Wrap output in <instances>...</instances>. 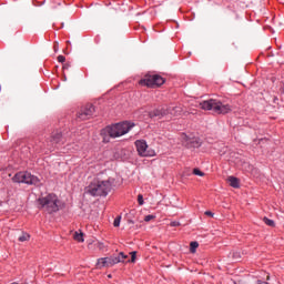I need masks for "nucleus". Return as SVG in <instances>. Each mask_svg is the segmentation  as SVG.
<instances>
[{
  "mask_svg": "<svg viewBox=\"0 0 284 284\" xmlns=\"http://www.w3.org/2000/svg\"><path fill=\"white\" fill-rule=\"evenodd\" d=\"M265 141H267L266 139H261L260 140V143H263V142H265Z\"/></svg>",
  "mask_w": 284,
  "mask_h": 284,
  "instance_id": "obj_32",
  "label": "nucleus"
},
{
  "mask_svg": "<svg viewBox=\"0 0 284 284\" xmlns=\"http://www.w3.org/2000/svg\"><path fill=\"white\" fill-rule=\"evenodd\" d=\"M20 243H26V241H30V235L26 232L22 233V235L18 239Z\"/></svg>",
  "mask_w": 284,
  "mask_h": 284,
  "instance_id": "obj_17",
  "label": "nucleus"
},
{
  "mask_svg": "<svg viewBox=\"0 0 284 284\" xmlns=\"http://www.w3.org/2000/svg\"><path fill=\"white\" fill-rule=\"evenodd\" d=\"M139 83L146 88H161L165 83V79L159 74L145 75Z\"/></svg>",
  "mask_w": 284,
  "mask_h": 284,
  "instance_id": "obj_6",
  "label": "nucleus"
},
{
  "mask_svg": "<svg viewBox=\"0 0 284 284\" xmlns=\"http://www.w3.org/2000/svg\"><path fill=\"white\" fill-rule=\"evenodd\" d=\"M135 148L140 156H155L156 154L154 150L148 149V142H145V140H136Z\"/></svg>",
  "mask_w": 284,
  "mask_h": 284,
  "instance_id": "obj_7",
  "label": "nucleus"
},
{
  "mask_svg": "<svg viewBox=\"0 0 284 284\" xmlns=\"http://www.w3.org/2000/svg\"><path fill=\"white\" fill-rule=\"evenodd\" d=\"M57 50H59V43H54V51L57 52Z\"/></svg>",
  "mask_w": 284,
  "mask_h": 284,
  "instance_id": "obj_29",
  "label": "nucleus"
},
{
  "mask_svg": "<svg viewBox=\"0 0 284 284\" xmlns=\"http://www.w3.org/2000/svg\"><path fill=\"white\" fill-rule=\"evenodd\" d=\"M190 247H191L192 254H194V252H196V247H199V242H191Z\"/></svg>",
  "mask_w": 284,
  "mask_h": 284,
  "instance_id": "obj_19",
  "label": "nucleus"
},
{
  "mask_svg": "<svg viewBox=\"0 0 284 284\" xmlns=\"http://www.w3.org/2000/svg\"><path fill=\"white\" fill-rule=\"evenodd\" d=\"M183 112L181 106H166V116L168 119H172V116H179Z\"/></svg>",
  "mask_w": 284,
  "mask_h": 284,
  "instance_id": "obj_11",
  "label": "nucleus"
},
{
  "mask_svg": "<svg viewBox=\"0 0 284 284\" xmlns=\"http://www.w3.org/2000/svg\"><path fill=\"white\" fill-rule=\"evenodd\" d=\"M59 63H65V58L63 55L58 57Z\"/></svg>",
  "mask_w": 284,
  "mask_h": 284,
  "instance_id": "obj_26",
  "label": "nucleus"
},
{
  "mask_svg": "<svg viewBox=\"0 0 284 284\" xmlns=\"http://www.w3.org/2000/svg\"><path fill=\"white\" fill-rule=\"evenodd\" d=\"M134 261H136V252L135 251L131 252V260L129 261V263H134Z\"/></svg>",
  "mask_w": 284,
  "mask_h": 284,
  "instance_id": "obj_24",
  "label": "nucleus"
},
{
  "mask_svg": "<svg viewBox=\"0 0 284 284\" xmlns=\"http://www.w3.org/2000/svg\"><path fill=\"white\" fill-rule=\"evenodd\" d=\"M98 268L101 270L102 267H108V260L106 257H101L98 260Z\"/></svg>",
  "mask_w": 284,
  "mask_h": 284,
  "instance_id": "obj_15",
  "label": "nucleus"
},
{
  "mask_svg": "<svg viewBox=\"0 0 284 284\" xmlns=\"http://www.w3.org/2000/svg\"><path fill=\"white\" fill-rule=\"evenodd\" d=\"M99 250H103V243H98Z\"/></svg>",
  "mask_w": 284,
  "mask_h": 284,
  "instance_id": "obj_31",
  "label": "nucleus"
},
{
  "mask_svg": "<svg viewBox=\"0 0 284 284\" xmlns=\"http://www.w3.org/2000/svg\"><path fill=\"white\" fill-rule=\"evenodd\" d=\"M266 281H270V275H267Z\"/></svg>",
  "mask_w": 284,
  "mask_h": 284,
  "instance_id": "obj_33",
  "label": "nucleus"
},
{
  "mask_svg": "<svg viewBox=\"0 0 284 284\" xmlns=\"http://www.w3.org/2000/svg\"><path fill=\"white\" fill-rule=\"evenodd\" d=\"M193 174H195V176H205V173H203L201 170L199 169H194L193 170Z\"/></svg>",
  "mask_w": 284,
  "mask_h": 284,
  "instance_id": "obj_20",
  "label": "nucleus"
},
{
  "mask_svg": "<svg viewBox=\"0 0 284 284\" xmlns=\"http://www.w3.org/2000/svg\"><path fill=\"white\" fill-rule=\"evenodd\" d=\"M263 222L265 223V225H268V227H274L275 225L274 220H270L267 217H264Z\"/></svg>",
  "mask_w": 284,
  "mask_h": 284,
  "instance_id": "obj_18",
  "label": "nucleus"
},
{
  "mask_svg": "<svg viewBox=\"0 0 284 284\" xmlns=\"http://www.w3.org/2000/svg\"><path fill=\"white\" fill-rule=\"evenodd\" d=\"M74 241H78V243H83V233L82 232H74L73 234Z\"/></svg>",
  "mask_w": 284,
  "mask_h": 284,
  "instance_id": "obj_16",
  "label": "nucleus"
},
{
  "mask_svg": "<svg viewBox=\"0 0 284 284\" xmlns=\"http://www.w3.org/2000/svg\"><path fill=\"white\" fill-rule=\"evenodd\" d=\"M39 203L45 212L52 214V212H59V207H61V201L57 197L55 194H49L44 197L39 199Z\"/></svg>",
  "mask_w": 284,
  "mask_h": 284,
  "instance_id": "obj_4",
  "label": "nucleus"
},
{
  "mask_svg": "<svg viewBox=\"0 0 284 284\" xmlns=\"http://www.w3.org/2000/svg\"><path fill=\"white\" fill-rule=\"evenodd\" d=\"M179 225H181V223H179V222H171V227H179Z\"/></svg>",
  "mask_w": 284,
  "mask_h": 284,
  "instance_id": "obj_27",
  "label": "nucleus"
},
{
  "mask_svg": "<svg viewBox=\"0 0 284 284\" xmlns=\"http://www.w3.org/2000/svg\"><path fill=\"white\" fill-rule=\"evenodd\" d=\"M114 227H119L121 225V216H118L113 222Z\"/></svg>",
  "mask_w": 284,
  "mask_h": 284,
  "instance_id": "obj_23",
  "label": "nucleus"
},
{
  "mask_svg": "<svg viewBox=\"0 0 284 284\" xmlns=\"http://www.w3.org/2000/svg\"><path fill=\"white\" fill-rule=\"evenodd\" d=\"M112 190V182L110 180L105 181H93L88 187V194L91 196H108V193Z\"/></svg>",
  "mask_w": 284,
  "mask_h": 284,
  "instance_id": "obj_2",
  "label": "nucleus"
},
{
  "mask_svg": "<svg viewBox=\"0 0 284 284\" xmlns=\"http://www.w3.org/2000/svg\"><path fill=\"white\" fill-rule=\"evenodd\" d=\"M183 145L189 149L201 148V139L184 136Z\"/></svg>",
  "mask_w": 284,
  "mask_h": 284,
  "instance_id": "obj_9",
  "label": "nucleus"
},
{
  "mask_svg": "<svg viewBox=\"0 0 284 284\" xmlns=\"http://www.w3.org/2000/svg\"><path fill=\"white\" fill-rule=\"evenodd\" d=\"M200 108L202 110H212L216 114H227L232 112L230 104H223L221 101L214 99L200 102Z\"/></svg>",
  "mask_w": 284,
  "mask_h": 284,
  "instance_id": "obj_3",
  "label": "nucleus"
},
{
  "mask_svg": "<svg viewBox=\"0 0 284 284\" xmlns=\"http://www.w3.org/2000/svg\"><path fill=\"white\" fill-rule=\"evenodd\" d=\"M227 182L231 185V187H239L240 186L239 179L235 178V176H229Z\"/></svg>",
  "mask_w": 284,
  "mask_h": 284,
  "instance_id": "obj_14",
  "label": "nucleus"
},
{
  "mask_svg": "<svg viewBox=\"0 0 284 284\" xmlns=\"http://www.w3.org/2000/svg\"><path fill=\"white\" fill-rule=\"evenodd\" d=\"M132 128H134V124L130 122H122L112 126H108L106 129H103L101 131L103 143H110V138L118 139V136H123V134H128L130 130H132Z\"/></svg>",
  "mask_w": 284,
  "mask_h": 284,
  "instance_id": "obj_1",
  "label": "nucleus"
},
{
  "mask_svg": "<svg viewBox=\"0 0 284 284\" xmlns=\"http://www.w3.org/2000/svg\"><path fill=\"white\" fill-rule=\"evenodd\" d=\"M154 219H156V216H154V215H146V216L144 217V221H145L146 223H150V221H154Z\"/></svg>",
  "mask_w": 284,
  "mask_h": 284,
  "instance_id": "obj_22",
  "label": "nucleus"
},
{
  "mask_svg": "<svg viewBox=\"0 0 284 284\" xmlns=\"http://www.w3.org/2000/svg\"><path fill=\"white\" fill-rule=\"evenodd\" d=\"M138 203H139V205H143V195L142 194H139L138 195Z\"/></svg>",
  "mask_w": 284,
  "mask_h": 284,
  "instance_id": "obj_25",
  "label": "nucleus"
},
{
  "mask_svg": "<svg viewBox=\"0 0 284 284\" xmlns=\"http://www.w3.org/2000/svg\"><path fill=\"white\" fill-rule=\"evenodd\" d=\"M92 114H94V105L87 104L78 112V119L79 121H88V119H92Z\"/></svg>",
  "mask_w": 284,
  "mask_h": 284,
  "instance_id": "obj_8",
  "label": "nucleus"
},
{
  "mask_svg": "<svg viewBox=\"0 0 284 284\" xmlns=\"http://www.w3.org/2000/svg\"><path fill=\"white\" fill-rule=\"evenodd\" d=\"M13 183H26L27 185H39V178L29 172H19L12 178Z\"/></svg>",
  "mask_w": 284,
  "mask_h": 284,
  "instance_id": "obj_5",
  "label": "nucleus"
},
{
  "mask_svg": "<svg viewBox=\"0 0 284 284\" xmlns=\"http://www.w3.org/2000/svg\"><path fill=\"white\" fill-rule=\"evenodd\" d=\"M62 139L63 136L61 135V132L57 131L51 135V143L57 145L58 143H61Z\"/></svg>",
  "mask_w": 284,
  "mask_h": 284,
  "instance_id": "obj_13",
  "label": "nucleus"
},
{
  "mask_svg": "<svg viewBox=\"0 0 284 284\" xmlns=\"http://www.w3.org/2000/svg\"><path fill=\"white\" fill-rule=\"evenodd\" d=\"M150 119H164V116H168V109L161 108L155 109L149 113Z\"/></svg>",
  "mask_w": 284,
  "mask_h": 284,
  "instance_id": "obj_10",
  "label": "nucleus"
},
{
  "mask_svg": "<svg viewBox=\"0 0 284 284\" xmlns=\"http://www.w3.org/2000/svg\"><path fill=\"white\" fill-rule=\"evenodd\" d=\"M205 215H206V216H214V213H212V211H206V212H205Z\"/></svg>",
  "mask_w": 284,
  "mask_h": 284,
  "instance_id": "obj_28",
  "label": "nucleus"
},
{
  "mask_svg": "<svg viewBox=\"0 0 284 284\" xmlns=\"http://www.w3.org/2000/svg\"><path fill=\"white\" fill-rule=\"evenodd\" d=\"M114 262L112 261V257H106V267H113Z\"/></svg>",
  "mask_w": 284,
  "mask_h": 284,
  "instance_id": "obj_21",
  "label": "nucleus"
},
{
  "mask_svg": "<svg viewBox=\"0 0 284 284\" xmlns=\"http://www.w3.org/2000/svg\"><path fill=\"white\" fill-rule=\"evenodd\" d=\"M68 68H70V64H69V63H65V64L63 65V70H68Z\"/></svg>",
  "mask_w": 284,
  "mask_h": 284,
  "instance_id": "obj_30",
  "label": "nucleus"
},
{
  "mask_svg": "<svg viewBox=\"0 0 284 284\" xmlns=\"http://www.w3.org/2000/svg\"><path fill=\"white\" fill-rule=\"evenodd\" d=\"M125 258H128V255H125V253L123 252H120L119 256H111L113 265H116L119 263H125Z\"/></svg>",
  "mask_w": 284,
  "mask_h": 284,
  "instance_id": "obj_12",
  "label": "nucleus"
}]
</instances>
